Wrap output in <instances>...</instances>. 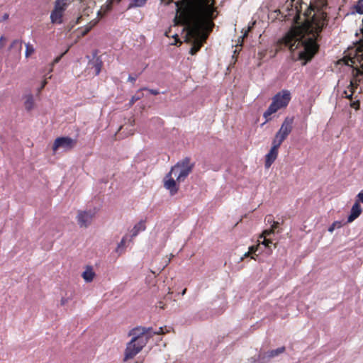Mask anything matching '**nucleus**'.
<instances>
[{
	"label": "nucleus",
	"mask_w": 363,
	"mask_h": 363,
	"mask_svg": "<svg viewBox=\"0 0 363 363\" xmlns=\"http://www.w3.org/2000/svg\"><path fill=\"white\" fill-rule=\"evenodd\" d=\"M76 144V140L69 137H61L55 139L52 150L56 152L58 149H62L65 151L71 150Z\"/></svg>",
	"instance_id": "0eeeda50"
},
{
	"label": "nucleus",
	"mask_w": 363,
	"mask_h": 363,
	"mask_svg": "<svg viewBox=\"0 0 363 363\" xmlns=\"http://www.w3.org/2000/svg\"><path fill=\"white\" fill-rule=\"evenodd\" d=\"M325 23L326 14L317 11L303 25L293 27L283 38L282 43L291 51L295 60H303L306 65L313 57L318 50L316 38Z\"/></svg>",
	"instance_id": "f03ea898"
},
{
	"label": "nucleus",
	"mask_w": 363,
	"mask_h": 363,
	"mask_svg": "<svg viewBox=\"0 0 363 363\" xmlns=\"http://www.w3.org/2000/svg\"><path fill=\"white\" fill-rule=\"evenodd\" d=\"M16 47L17 48V52L18 54H20L21 48H22V42L18 40H15L12 42L11 44L9 49H11L12 48Z\"/></svg>",
	"instance_id": "b1692460"
},
{
	"label": "nucleus",
	"mask_w": 363,
	"mask_h": 363,
	"mask_svg": "<svg viewBox=\"0 0 363 363\" xmlns=\"http://www.w3.org/2000/svg\"><path fill=\"white\" fill-rule=\"evenodd\" d=\"M250 255V252H245L242 257H241L240 260H242L245 257H248Z\"/></svg>",
	"instance_id": "a19ab883"
},
{
	"label": "nucleus",
	"mask_w": 363,
	"mask_h": 363,
	"mask_svg": "<svg viewBox=\"0 0 363 363\" xmlns=\"http://www.w3.org/2000/svg\"><path fill=\"white\" fill-rule=\"evenodd\" d=\"M353 79L350 81V86L348 89H350V94H347V91H345V97L351 99L352 97V94L354 93V89L357 87L359 83L363 81V74L359 73L358 70L356 71V74L352 73Z\"/></svg>",
	"instance_id": "9d476101"
},
{
	"label": "nucleus",
	"mask_w": 363,
	"mask_h": 363,
	"mask_svg": "<svg viewBox=\"0 0 363 363\" xmlns=\"http://www.w3.org/2000/svg\"><path fill=\"white\" fill-rule=\"evenodd\" d=\"M278 224H279V223H278V222H275V221H274V222H273V224L272 225L271 228H272V229H273V230H274V229L277 228Z\"/></svg>",
	"instance_id": "58836bf2"
},
{
	"label": "nucleus",
	"mask_w": 363,
	"mask_h": 363,
	"mask_svg": "<svg viewBox=\"0 0 363 363\" xmlns=\"http://www.w3.org/2000/svg\"><path fill=\"white\" fill-rule=\"evenodd\" d=\"M273 233H274V230L272 228L269 230H265L262 233V234L260 235V238H266V236L270 235L271 234H273Z\"/></svg>",
	"instance_id": "cd10ccee"
},
{
	"label": "nucleus",
	"mask_w": 363,
	"mask_h": 363,
	"mask_svg": "<svg viewBox=\"0 0 363 363\" xmlns=\"http://www.w3.org/2000/svg\"><path fill=\"white\" fill-rule=\"evenodd\" d=\"M145 89H147L146 88H143V89H141L138 90V91H140L141 90H145Z\"/></svg>",
	"instance_id": "c03bdc74"
},
{
	"label": "nucleus",
	"mask_w": 363,
	"mask_h": 363,
	"mask_svg": "<svg viewBox=\"0 0 363 363\" xmlns=\"http://www.w3.org/2000/svg\"><path fill=\"white\" fill-rule=\"evenodd\" d=\"M5 38L4 36L0 37V48L4 45Z\"/></svg>",
	"instance_id": "e433bc0d"
},
{
	"label": "nucleus",
	"mask_w": 363,
	"mask_h": 363,
	"mask_svg": "<svg viewBox=\"0 0 363 363\" xmlns=\"http://www.w3.org/2000/svg\"><path fill=\"white\" fill-rule=\"evenodd\" d=\"M294 118L286 117L281 125L279 130L275 134L272 143L281 145L291 133L293 129Z\"/></svg>",
	"instance_id": "423d86ee"
},
{
	"label": "nucleus",
	"mask_w": 363,
	"mask_h": 363,
	"mask_svg": "<svg viewBox=\"0 0 363 363\" xmlns=\"http://www.w3.org/2000/svg\"><path fill=\"white\" fill-rule=\"evenodd\" d=\"M47 83H48V82H47V80H46V79H44V80L42 82V83H41V84H40V88L38 89V92H40V91H41V90H42V89L45 86V85L47 84Z\"/></svg>",
	"instance_id": "473e14b6"
},
{
	"label": "nucleus",
	"mask_w": 363,
	"mask_h": 363,
	"mask_svg": "<svg viewBox=\"0 0 363 363\" xmlns=\"http://www.w3.org/2000/svg\"><path fill=\"white\" fill-rule=\"evenodd\" d=\"M150 329L142 326L135 327L129 331L128 335L131 340L126 344L124 361L133 359L142 351L150 339Z\"/></svg>",
	"instance_id": "20e7f679"
},
{
	"label": "nucleus",
	"mask_w": 363,
	"mask_h": 363,
	"mask_svg": "<svg viewBox=\"0 0 363 363\" xmlns=\"http://www.w3.org/2000/svg\"><path fill=\"white\" fill-rule=\"evenodd\" d=\"M68 4V0H57L55 4L54 10L64 13Z\"/></svg>",
	"instance_id": "dca6fc26"
},
{
	"label": "nucleus",
	"mask_w": 363,
	"mask_h": 363,
	"mask_svg": "<svg viewBox=\"0 0 363 363\" xmlns=\"http://www.w3.org/2000/svg\"><path fill=\"white\" fill-rule=\"evenodd\" d=\"M99 22V20L95 18L91 21L89 23H87L82 29V35H85L88 33L91 29L94 27Z\"/></svg>",
	"instance_id": "6ab92c4d"
},
{
	"label": "nucleus",
	"mask_w": 363,
	"mask_h": 363,
	"mask_svg": "<svg viewBox=\"0 0 363 363\" xmlns=\"http://www.w3.org/2000/svg\"><path fill=\"white\" fill-rule=\"evenodd\" d=\"M350 106L354 108L356 110H358L359 108V101L357 100V101L352 102L350 104Z\"/></svg>",
	"instance_id": "7c9ffc66"
},
{
	"label": "nucleus",
	"mask_w": 363,
	"mask_h": 363,
	"mask_svg": "<svg viewBox=\"0 0 363 363\" xmlns=\"http://www.w3.org/2000/svg\"><path fill=\"white\" fill-rule=\"evenodd\" d=\"M147 90H148V91H149L150 94H153V95H157V94H159V91H158V90H157V89H147Z\"/></svg>",
	"instance_id": "c9c22d12"
},
{
	"label": "nucleus",
	"mask_w": 363,
	"mask_h": 363,
	"mask_svg": "<svg viewBox=\"0 0 363 363\" xmlns=\"http://www.w3.org/2000/svg\"><path fill=\"white\" fill-rule=\"evenodd\" d=\"M94 67L96 69V74L98 75L101 69V62L97 60L94 64Z\"/></svg>",
	"instance_id": "bb28decb"
},
{
	"label": "nucleus",
	"mask_w": 363,
	"mask_h": 363,
	"mask_svg": "<svg viewBox=\"0 0 363 363\" xmlns=\"http://www.w3.org/2000/svg\"><path fill=\"white\" fill-rule=\"evenodd\" d=\"M279 147V145L274 143L272 144V147L269 152L265 155L264 167L266 169H269L277 160Z\"/></svg>",
	"instance_id": "1a4fd4ad"
},
{
	"label": "nucleus",
	"mask_w": 363,
	"mask_h": 363,
	"mask_svg": "<svg viewBox=\"0 0 363 363\" xmlns=\"http://www.w3.org/2000/svg\"><path fill=\"white\" fill-rule=\"evenodd\" d=\"M342 225L343 223L342 221L336 220L333 222L331 224V225L328 228V231L332 233L335 230V229L340 228L342 227Z\"/></svg>",
	"instance_id": "4be33fe9"
},
{
	"label": "nucleus",
	"mask_w": 363,
	"mask_h": 363,
	"mask_svg": "<svg viewBox=\"0 0 363 363\" xmlns=\"http://www.w3.org/2000/svg\"><path fill=\"white\" fill-rule=\"evenodd\" d=\"M176 6L174 23L185 26L186 40L191 44L189 53L194 55L214 26L213 20L218 16L215 0H181Z\"/></svg>",
	"instance_id": "f257e3e1"
},
{
	"label": "nucleus",
	"mask_w": 363,
	"mask_h": 363,
	"mask_svg": "<svg viewBox=\"0 0 363 363\" xmlns=\"http://www.w3.org/2000/svg\"><path fill=\"white\" fill-rule=\"evenodd\" d=\"M25 99H26L25 102H24L25 108L27 111H30V110L33 109V108L34 106L33 96L31 94H29L25 96Z\"/></svg>",
	"instance_id": "f3484780"
},
{
	"label": "nucleus",
	"mask_w": 363,
	"mask_h": 363,
	"mask_svg": "<svg viewBox=\"0 0 363 363\" xmlns=\"http://www.w3.org/2000/svg\"><path fill=\"white\" fill-rule=\"evenodd\" d=\"M146 229L145 223L144 220H140L138 223H137L132 228L130 233H131V238H135L140 233L145 231Z\"/></svg>",
	"instance_id": "4468645a"
},
{
	"label": "nucleus",
	"mask_w": 363,
	"mask_h": 363,
	"mask_svg": "<svg viewBox=\"0 0 363 363\" xmlns=\"http://www.w3.org/2000/svg\"><path fill=\"white\" fill-rule=\"evenodd\" d=\"M141 98L140 96H133L130 100V106H132L135 101Z\"/></svg>",
	"instance_id": "c756f323"
},
{
	"label": "nucleus",
	"mask_w": 363,
	"mask_h": 363,
	"mask_svg": "<svg viewBox=\"0 0 363 363\" xmlns=\"http://www.w3.org/2000/svg\"><path fill=\"white\" fill-rule=\"evenodd\" d=\"M128 80L129 82H132V83H134V82H135V80H136V78H135V77H132V76H130H130L128 77Z\"/></svg>",
	"instance_id": "4c0bfd02"
},
{
	"label": "nucleus",
	"mask_w": 363,
	"mask_h": 363,
	"mask_svg": "<svg viewBox=\"0 0 363 363\" xmlns=\"http://www.w3.org/2000/svg\"><path fill=\"white\" fill-rule=\"evenodd\" d=\"M354 9L357 13L363 14V0H358L354 6Z\"/></svg>",
	"instance_id": "a878e982"
},
{
	"label": "nucleus",
	"mask_w": 363,
	"mask_h": 363,
	"mask_svg": "<svg viewBox=\"0 0 363 363\" xmlns=\"http://www.w3.org/2000/svg\"><path fill=\"white\" fill-rule=\"evenodd\" d=\"M113 0H107L106 4L101 6V9L97 11V16H103L106 12L109 11L111 7Z\"/></svg>",
	"instance_id": "aec40b11"
},
{
	"label": "nucleus",
	"mask_w": 363,
	"mask_h": 363,
	"mask_svg": "<svg viewBox=\"0 0 363 363\" xmlns=\"http://www.w3.org/2000/svg\"><path fill=\"white\" fill-rule=\"evenodd\" d=\"M356 201L359 203H363V190H362L356 196Z\"/></svg>",
	"instance_id": "c85d7f7f"
},
{
	"label": "nucleus",
	"mask_w": 363,
	"mask_h": 363,
	"mask_svg": "<svg viewBox=\"0 0 363 363\" xmlns=\"http://www.w3.org/2000/svg\"><path fill=\"white\" fill-rule=\"evenodd\" d=\"M255 22H252V25L251 26H249L248 28H247V30H245L244 35H243V38L247 36V33L251 30V28H252V26L255 25Z\"/></svg>",
	"instance_id": "72a5a7b5"
},
{
	"label": "nucleus",
	"mask_w": 363,
	"mask_h": 363,
	"mask_svg": "<svg viewBox=\"0 0 363 363\" xmlns=\"http://www.w3.org/2000/svg\"><path fill=\"white\" fill-rule=\"evenodd\" d=\"M264 240L262 242V244L264 245V246H268L269 244L272 243V241L269 239H266V238H263Z\"/></svg>",
	"instance_id": "2f4dec72"
},
{
	"label": "nucleus",
	"mask_w": 363,
	"mask_h": 363,
	"mask_svg": "<svg viewBox=\"0 0 363 363\" xmlns=\"http://www.w3.org/2000/svg\"><path fill=\"white\" fill-rule=\"evenodd\" d=\"M146 329H150L151 333L150 338L152 337L154 335H162L166 333L162 327H160L157 330H153L152 328H146Z\"/></svg>",
	"instance_id": "393cba45"
},
{
	"label": "nucleus",
	"mask_w": 363,
	"mask_h": 363,
	"mask_svg": "<svg viewBox=\"0 0 363 363\" xmlns=\"http://www.w3.org/2000/svg\"><path fill=\"white\" fill-rule=\"evenodd\" d=\"M59 60H60V57L56 58V59L55 60V62H57L59 61Z\"/></svg>",
	"instance_id": "37998d69"
},
{
	"label": "nucleus",
	"mask_w": 363,
	"mask_h": 363,
	"mask_svg": "<svg viewBox=\"0 0 363 363\" xmlns=\"http://www.w3.org/2000/svg\"><path fill=\"white\" fill-rule=\"evenodd\" d=\"M68 302V298H65V297H62L61 299H60V304L62 306H65V304H67Z\"/></svg>",
	"instance_id": "f704fd0d"
},
{
	"label": "nucleus",
	"mask_w": 363,
	"mask_h": 363,
	"mask_svg": "<svg viewBox=\"0 0 363 363\" xmlns=\"http://www.w3.org/2000/svg\"><path fill=\"white\" fill-rule=\"evenodd\" d=\"M94 213L91 211H80L76 217L77 224L80 228H88L93 220Z\"/></svg>",
	"instance_id": "6e6552de"
},
{
	"label": "nucleus",
	"mask_w": 363,
	"mask_h": 363,
	"mask_svg": "<svg viewBox=\"0 0 363 363\" xmlns=\"http://www.w3.org/2000/svg\"><path fill=\"white\" fill-rule=\"evenodd\" d=\"M256 250H257V247H254V246H252V247H250L249 248V251H248V252H250V253H251V252H255Z\"/></svg>",
	"instance_id": "ea45409f"
},
{
	"label": "nucleus",
	"mask_w": 363,
	"mask_h": 363,
	"mask_svg": "<svg viewBox=\"0 0 363 363\" xmlns=\"http://www.w3.org/2000/svg\"><path fill=\"white\" fill-rule=\"evenodd\" d=\"M362 212V208L360 204L358 202L355 201L351 208L350 213L347 217V223H350L353 222L355 219H357L361 215Z\"/></svg>",
	"instance_id": "f8f14e48"
},
{
	"label": "nucleus",
	"mask_w": 363,
	"mask_h": 363,
	"mask_svg": "<svg viewBox=\"0 0 363 363\" xmlns=\"http://www.w3.org/2000/svg\"><path fill=\"white\" fill-rule=\"evenodd\" d=\"M193 169V164L187 157L172 167L163 179V186L170 196H174L179 190V184L184 182Z\"/></svg>",
	"instance_id": "7ed1b4c3"
},
{
	"label": "nucleus",
	"mask_w": 363,
	"mask_h": 363,
	"mask_svg": "<svg viewBox=\"0 0 363 363\" xmlns=\"http://www.w3.org/2000/svg\"><path fill=\"white\" fill-rule=\"evenodd\" d=\"M35 52V49L30 43L26 45L25 56L26 58L29 57Z\"/></svg>",
	"instance_id": "5701e85b"
},
{
	"label": "nucleus",
	"mask_w": 363,
	"mask_h": 363,
	"mask_svg": "<svg viewBox=\"0 0 363 363\" xmlns=\"http://www.w3.org/2000/svg\"><path fill=\"white\" fill-rule=\"evenodd\" d=\"M291 100V94L288 90L278 92L272 99V102L264 111L263 116L268 121V118L278 110L287 106Z\"/></svg>",
	"instance_id": "39448f33"
},
{
	"label": "nucleus",
	"mask_w": 363,
	"mask_h": 363,
	"mask_svg": "<svg viewBox=\"0 0 363 363\" xmlns=\"http://www.w3.org/2000/svg\"><path fill=\"white\" fill-rule=\"evenodd\" d=\"M127 241V235L122 238L121 240L118 243L116 247V252L118 255L123 254L125 250V243Z\"/></svg>",
	"instance_id": "a211bd4d"
},
{
	"label": "nucleus",
	"mask_w": 363,
	"mask_h": 363,
	"mask_svg": "<svg viewBox=\"0 0 363 363\" xmlns=\"http://www.w3.org/2000/svg\"><path fill=\"white\" fill-rule=\"evenodd\" d=\"M285 347L282 346L275 350H272L268 352H266L261 355V359L264 363L268 362L272 358H274L280 355L281 354L284 353L285 352Z\"/></svg>",
	"instance_id": "9b49d317"
},
{
	"label": "nucleus",
	"mask_w": 363,
	"mask_h": 363,
	"mask_svg": "<svg viewBox=\"0 0 363 363\" xmlns=\"http://www.w3.org/2000/svg\"><path fill=\"white\" fill-rule=\"evenodd\" d=\"M96 276V274L93 269L92 266L87 265L85 267L84 271L83 272L82 277L84 279V281L86 283L91 282L94 277Z\"/></svg>",
	"instance_id": "ddd939ff"
},
{
	"label": "nucleus",
	"mask_w": 363,
	"mask_h": 363,
	"mask_svg": "<svg viewBox=\"0 0 363 363\" xmlns=\"http://www.w3.org/2000/svg\"><path fill=\"white\" fill-rule=\"evenodd\" d=\"M63 13L60 12L57 10H54L50 14V21L52 23L60 24L62 23Z\"/></svg>",
	"instance_id": "2eb2a0df"
},
{
	"label": "nucleus",
	"mask_w": 363,
	"mask_h": 363,
	"mask_svg": "<svg viewBox=\"0 0 363 363\" xmlns=\"http://www.w3.org/2000/svg\"><path fill=\"white\" fill-rule=\"evenodd\" d=\"M8 16H8L7 14H5V15L4 16V20H5V19H7V18H8Z\"/></svg>",
	"instance_id": "79ce46f5"
},
{
	"label": "nucleus",
	"mask_w": 363,
	"mask_h": 363,
	"mask_svg": "<svg viewBox=\"0 0 363 363\" xmlns=\"http://www.w3.org/2000/svg\"><path fill=\"white\" fill-rule=\"evenodd\" d=\"M147 0H130L128 6V9L142 7L143 6Z\"/></svg>",
	"instance_id": "412c9836"
}]
</instances>
